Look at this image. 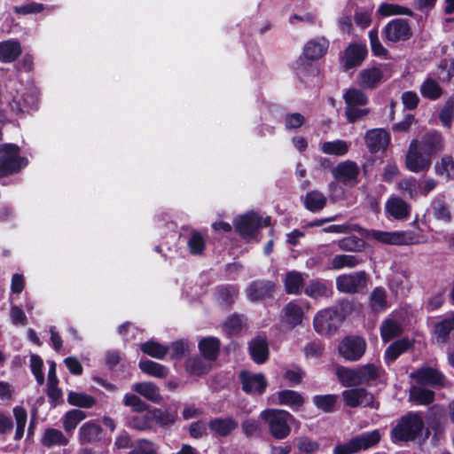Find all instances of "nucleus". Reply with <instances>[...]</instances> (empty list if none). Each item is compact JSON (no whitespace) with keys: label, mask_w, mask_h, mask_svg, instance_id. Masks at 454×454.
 <instances>
[{"label":"nucleus","mask_w":454,"mask_h":454,"mask_svg":"<svg viewBox=\"0 0 454 454\" xmlns=\"http://www.w3.org/2000/svg\"><path fill=\"white\" fill-rule=\"evenodd\" d=\"M260 419L268 425L270 433L274 438L281 440L289 435L291 431L289 422L293 419L289 412L267 409L261 412Z\"/></svg>","instance_id":"1"},{"label":"nucleus","mask_w":454,"mask_h":454,"mask_svg":"<svg viewBox=\"0 0 454 454\" xmlns=\"http://www.w3.org/2000/svg\"><path fill=\"white\" fill-rule=\"evenodd\" d=\"M26 165L27 160L20 156V148L17 145L0 146V177L16 173Z\"/></svg>","instance_id":"2"},{"label":"nucleus","mask_w":454,"mask_h":454,"mask_svg":"<svg viewBox=\"0 0 454 454\" xmlns=\"http://www.w3.org/2000/svg\"><path fill=\"white\" fill-rule=\"evenodd\" d=\"M344 317L334 308L319 310L314 317L315 331L321 335H330L341 325Z\"/></svg>","instance_id":"3"},{"label":"nucleus","mask_w":454,"mask_h":454,"mask_svg":"<svg viewBox=\"0 0 454 454\" xmlns=\"http://www.w3.org/2000/svg\"><path fill=\"white\" fill-rule=\"evenodd\" d=\"M366 237L369 239L386 245L409 246L420 243L419 237L411 231H383L371 230L367 232Z\"/></svg>","instance_id":"4"},{"label":"nucleus","mask_w":454,"mask_h":454,"mask_svg":"<svg viewBox=\"0 0 454 454\" xmlns=\"http://www.w3.org/2000/svg\"><path fill=\"white\" fill-rule=\"evenodd\" d=\"M424 423L417 414H409L403 417L392 430V438L397 441H411L422 431Z\"/></svg>","instance_id":"5"},{"label":"nucleus","mask_w":454,"mask_h":454,"mask_svg":"<svg viewBox=\"0 0 454 454\" xmlns=\"http://www.w3.org/2000/svg\"><path fill=\"white\" fill-rule=\"evenodd\" d=\"M431 165L432 157L418 147L417 139H412L405 157L406 168L413 173H424Z\"/></svg>","instance_id":"6"},{"label":"nucleus","mask_w":454,"mask_h":454,"mask_svg":"<svg viewBox=\"0 0 454 454\" xmlns=\"http://www.w3.org/2000/svg\"><path fill=\"white\" fill-rule=\"evenodd\" d=\"M368 276L364 270L343 274L336 278V288L345 294H356L367 286Z\"/></svg>","instance_id":"7"},{"label":"nucleus","mask_w":454,"mask_h":454,"mask_svg":"<svg viewBox=\"0 0 454 454\" xmlns=\"http://www.w3.org/2000/svg\"><path fill=\"white\" fill-rule=\"evenodd\" d=\"M382 34L386 41L397 43L410 39L412 35L410 22L405 19H394L387 23Z\"/></svg>","instance_id":"8"},{"label":"nucleus","mask_w":454,"mask_h":454,"mask_svg":"<svg viewBox=\"0 0 454 454\" xmlns=\"http://www.w3.org/2000/svg\"><path fill=\"white\" fill-rule=\"evenodd\" d=\"M270 224V217L267 216L264 219L260 217L256 213H247L234 221L236 231L241 236H250L258 228L268 226Z\"/></svg>","instance_id":"9"},{"label":"nucleus","mask_w":454,"mask_h":454,"mask_svg":"<svg viewBox=\"0 0 454 454\" xmlns=\"http://www.w3.org/2000/svg\"><path fill=\"white\" fill-rule=\"evenodd\" d=\"M342 397L348 406L350 407H370L372 409H379L380 403L374 396L367 392L364 388H351L343 391Z\"/></svg>","instance_id":"10"},{"label":"nucleus","mask_w":454,"mask_h":454,"mask_svg":"<svg viewBox=\"0 0 454 454\" xmlns=\"http://www.w3.org/2000/svg\"><path fill=\"white\" fill-rule=\"evenodd\" d=\"M366 348L365 340L360 337H347L339 346L340 354L348 361H356L362 357Z\"/></svg>","instance_id":"11"},{"label":"nucleus","mask_w":454,"mask_h":454,"mask_svg":"<svg viewBox=\"0 0 454 454\" xmlns=\"http://www.w3.org/2000/svg\"><path fill=\"white\" fill-rule=\"evenodd\" d=\"M417 144L420 150L432 158L444 149V138L437 130L426 132L420 139H417Z\"/></svg>","instance_id":"12"},{"label":"nucleus","mask_w":454,"mask_h":454,"mask_svg":"<svg viewBox=\"0 0 454 454\" xmlns=\"http://www.w3.org/2000/svg\"><path fill=\"white\" fill-rule=\"evenodd\" d=\"M367 55L366 46L360 43L349 44L340 56V63L345 70L358 67Z\"/></svg>","instance_id":"13"},{"label":"nucleus","mask_w":454,"mask_h":454,"mask_svg":"<svg viewBox=\"0 0 454 454\" xmlns=\"http://www.w3.org/2000/svg\"><path fill=\"white\" fill-rule=\"evenodd\" d=\"M239 378L243 390L250 395H261L267 387V380L262 373L241 372Z\"/></svg>","instance_id":"14"},{"label":"nucleus","mask_w":454,"mask_h":454,"mask_svg":"<svg viewBox=\"0 0 454 454\" xmlns=\"http://www.w3.org/2000/svg\"><path fill=\"white\" fill-rule=\"evenodd\" d=\"M410 378L416 380L418 385L443 386L444 375L432 367H422L410 374Z\"/></svg>","instance_id":"15"},{"label":"nucleus","mask_w":454,"mask_h":454,"mask_svg":"<svg viewBox=\"0 0 454 454\" xmlns=\"http://www.w3.org/2000/svg\"><path fill=\"white\" fill-rule=\"evenodd\" d=\"M388 217L395 220H406L411 214V206L398 196H391L385 204Z\"/></svg>","instance_id":"16"},{"label":"nucleus","mask_w":454,"mask_h":454,"mask_svg":"<svg viewBox=\"0 0 454 454\" xmlns=\"http://www.w3.org/2000/svg\"><path fill=\"white\" fill-rule=\"evenodd\" d=\"M384 80H386L385 72L381 66L363 69L357 77L358 84L368 89L376 88Z\"/></svg>","instance_id":"17"},{"label":"nucleus","mask_w":454,"mask_h":454,"mask_svg":"<svg viewBox=\"0 0 454 454\" xmlns=\"http://www.w3.org/2000/svg\"><path fill=\"white\" fill-rule=\"evenodd\" d=\"M364 140L369 150L375 153L387 148L390 137L383 129H372L365 133Z\"/></svg>","instance_id":"18"},{"label":"nucleus","mask_w":454,"mask_h":454,"mask_svg":"<svg viewBox=\"0 0 454 454\" xmlns=\"http://www.w3.org/2000/svg\"><path fill=\"white\" fill-rule=\"evenodd\" d=\"M275 284L270 280H256L252 282L247 290V294L252 301H260L272 295Z\"/></svg>","instance_id":"19"},{"label":"nucleus","mask_w":454,"mask_h":454,"mask_svg":"<svg viewBox=\"0 0 454 454\" xmlns=\"http://www.w3.org/2000/svg\"><path fill=\"white\" fill-rule=\"evenodd\" d=\"M359 174L358 165L352 160L340 162L333 170V176L342 183H356Z\"/></svg>","instance_id":"20"},{"label":"nucleus","mask_w":454,"mask_h":454,"mask_svg":"<svg viewBox=\"0 0 454 454\" xmlns=\"http://www.w3.org/2000/svg\"><path fill=\"white\" fill-rule=\"evenodd\" d=\"M249 351L253 360L257 364H263L268 359L269 348L264 336H256L249 344Z\"/></svg>","instance_id":"21"},{"label":"nucleus","mask_w":454,"mask_h":454,"mask_svg":"<svg viewBox=\"0 0 454 454\" xmlns=\"http://www.w3.org/2000/svg\"><path fill=\"white\" fill-rule=\"evenodd\" d=\"M22 50L19 41L6 40L0 42V61L3 63H12L15 61L21 54Z\"/></svg>","instance_id":"22"},{"label":"nucleus","mask_w":454,"mask_h":454,"mask_svg":"<svg viewBox=\"0 0 454 454\" xmlns=\"http://www.w3.org/2000/svg\"><path fill=\"white\" fill-rule=\"evenodd\" d=\"M303 316L302 308L298 303L291 301L283 309L282 321L293 328L301 324Z\"/></svg>","instance_id":"23"},{"label":"nucleus","mask_w":454,"mask_h":454,"mask_svg":"<svg viewBox=\"0 0 454 454\" xmlns=\"http://www.w3.org/2000/svg\"><path fill=\"white\" fill-rule=\"evenodd\" d=\"M238 421L232 418H215L210 420V431L220 436H227L238 427Z\"/></svg>","instance_id":"24"},{"label":"nucleus","mask_w":454,"mask_h":454,"mask_svg":"<svg viewBox=\"0 0 454 454\" xmlns=\"http://www.w3.org/2000/svg\"><path fill=\"white\" fill-rule=\"evenodd\" d=\"M213 363L202 356L189 358L185 363L186 371L195 376L207 373L212 369Z\"/></svg>","instance_id":"25"},{"label":"nucleus","mask_w":454,"mask_h":454,"mask_svg":"<svg viewBox=\"0 0 454 454\" xmlns=\"http://www.w3.org/2000/svg\"><path fill=\"white\" fill-rule=\"evenodd\" d=\"M328 45V41L324 37L311 40L306 43L303 53L309 59H318L325 54Z\"/></svg>","instance_id":"26"},{"label":"nucleus","mask_w":454,"mask_h":454,"mask_svg":"<svg viewBox=\"0 0 454 454\" xmlns=\"http://www.w3.org/2000/svg\"><path fill=\"white\" fill-rule=\"evenodd\" d=\"M304 293L312 299H318L329 297L332 290L327 281L313 279L305 286Z\"/></svg>","instance_id":"27"},{"label":"nucleus","mask_w":454,"mask_h":454,"mask_svg":"<svg viewBox=\"0 0 454 454\" xmlns=\"http://www.w3.org/2000/svg\"><path fill=\"white\" fill-rule=\"evenodd\" d=\"M199 349L202 356L213 363L219 354L220 341L215 337L203 338L199 342Z\"/></svg>","instance_id":"28"},{"label":"nucleus","mask_w":454,"mask_h":454,"mask_svg":"<svg viewBox=\"0 0 454 454\" xmlns=\"http://www.w3.org/2000/svg\"><path fill=\"white\" fill-rule=\"evenodd\" d=\"M101 431L99 425L94 421H88L79 428V441L82 444L96 442L99 439Z\"/></svg>","instance_id":"29"},{"label":"nucleus","mask_w":454,"mask_h":454,"mask_svg":"<svg viewBox=\"0 0 454 454\" xmlns=\"http://www.w3.org/2000/svg\"><path fill=\"white\" fill-rule=\"evenodd\" d=\"M132 390L153 403H160L162 400L159 387L153 382L135 383Z\"/></svg>","instance_id":"30"},{"label":"nucleus","mask_w":454,"mask_h":454,"mask_svg":"<svg viewBox=\"0 0 454 454\" xmlns=\"http://www.w3.org/2000/svg\"><path fill=\"white\" fill-rule=\"evenodd\" d=\"M409 399L421 405H428L434 400V392L425 388L422 385L412 386L410 388Z\"/></svg>","instance_id":"31"},{"label":"nucleus","mask_w":454,"mask_h":454,"mask_svg":"<svg viewBox=\"0 0 454 454\" xmlns=\"http://www.w3.org/2000/svg\"><path fill=\"white\" fill-rule=\"evenodd\" d=\"M358 451L364 450L377 445L380 439V430L375 429L370 432L363 433L353 438Z\"/></svg>","instance_id":"32"},{"label":"nucleus","mask_w":454,"mask_h":454,"mask_svg":"<svg viewBox=\"0 0 454 454\" xmlns=\"http://www.w3.org/2000/svg\"><path fill=\"white\" fill-rule=\"evenodd\" d=\"M68 439L64 435V434L55 428H47L45 429L41 442L43 446L47 448H51L53 446H66L68 444Z\"/></svg>","instance_id":"33"},{"label":"nucleus","mask_w":454,"mask_h":454,"mask_svg":"<svg viewBox=\"0 0 454 454\" xmlns=\"http://www.w3.org/2000/svg\"><path fill=\"white\" fill-rule=\"evenodd\" d=\"M419 91L423 98L430 100H436L442 95V89L439 82L430 76L421 83Z\"/></svg>","instance_id":"34"},{"label":"nucleus","mask_w":454,"mask_h":454,"mask_svg":"<svg viewBox=\"0 0 454 454\" xmlns=\"http://www.w3.org/2000/svg\"><path fill=\"white\" fill-rule=\"evenodd\" d=\"M304 278L301 272L289 271L284 278L285 289L289 294H299L303 287Z\"/></svg>","instance_id":"35"},{"label":"nucleus","mask_w":454,"mask_h":454,"mask_svg":"<svg viewBox=\"0 0 454 454\" xmlns=\"http://www.w3.org/2000/svg\"><path fill=\"white\" fill-rule=\"evenodd\" d=\"M349 147L350 143L341 139L325 141L320 144V149L324 153L334 156L345 155Z\"/></svg>","instance_id":"36"},{"label":"nucleus","mask_w":454,"mask_h":454,"mask_svg":"<svg viewBox=\"0 0 454 454\" xmlns=\"http://www.w3.org/2000/svg\"><path fill=\"white\" fill-rule=\"evenodd\" d=\"M87 418L84 411L73 409L67 411L61 419L62 426L66 433L73 432L80 422Z\"/></svg>","instance_id":"37"},{"label":"nucleus","mask_w":454,"mask_h":454,"mask_svg":"<svg viewBox=\"0 0 454 454\" xmlns=\"http://www.w3.org/2000/svg\"><path fill=\"white\" fill-rule=\"evenodd\" d=\"M436 175L446 181L454 178V159L450 155L442 156L434 165Z\"/></svg>","instance_id":"38"},{"label":"nucleus","mask_w":454,"mask_h":454,"mask_svg":"<svg viewBox=\"0 0 454 454\" xmlns=\"http://www.w3.org/2000/svg\"><path fill=\"white\" fill-rule=\"evenodd\" d=\"M411 347V342L408 339H401L393 342L385 351V360L387 363L394 362L401 354L407 351Z\"/></svg>","instance_id":"39"},{"label":"nucleus","mask_w":454,"mask_h":454,"mask_svg":"<svg viewBox=\"0 0 454 454\" xmlns=\"http://www.w3.org/2000/svg\"><path fill=\"white\" fill-rule=\"evenodd\" d=\"M153 419L152 414V409L149 407L146 411L137 412V415L133 416L129 426L137 430L145 431L153 427Z\"/></svg>","instance_id":"40"},{"label":"nucleus","mask_w":454,"mask_h":454,"mask_svg":"<svg viewBox=\"0 0 454 454\" xmlns=\"http://www.w3.org/2000/svg\"><path fill=\"white\" fill-rule=\"evenodd\" d=\"M369 306L374 312L387 309V292L382 287H376L370 294Z\"/></svg>","instance_id":"41"},{"label":"nucleus","mask_w":454,"mask_h":454,"mask_svg":"<svg viewBox=\"0 0 454 454\" xmlns=\"http://www.w3.org/2000/svg\"><path fill=\"white\" fill-rule=\"evenodd\" d=\"M402 331L401 325L392 318L385 319L380 325V335L385 342L399 336Z\"/></svg>","instance_id":"42"},{"label":"nucleus","mask_w":454,"mask_h":454,"mask_svg":"<svg viewBox=\"0 0 454 454\" xmlns=\"http://www.w3.org/2000/svg\"><path fill=\"white\" fill-rule=\"evenodd\" d=\"M326 201L327 199L322 192L311 191L304 198V206L308 210L317 212L325 207Z\"/></svg>","instance_id":"43"},{"label":"nucleus","mask_w":454,"mask_h":454,"mask_svg":"<svg viewBox=\"0 0 454 454\" xmlns=\"http://www.w3.org/2000/svg\"><path fill=\"white\" fill-rule=\"evenodd\" d=\"M138 366L143 372L155 378L164 379L168 373L167 367L151 360L140 361Z\"/></svg>","instance_id":"44"},{"label":"nucleus","mask_w":454,"mask_h":454,"mask_svg":"<svg viewBox=\"0 0 454 454\" xmlns=\"http://www.w3.org/2000/svg\"><path fill=\"white\" fill-rule=\"evenodd\" d=\"M153 422L160 427H168L175 423L177 419V411L176 410H161L152 409Z\"/></svg>","instance_id":"45"},{"label":"nucleus","mask_w":454,"mask_h":454,"mask_svg":"<svg viewBox=\"0 0 454 454\" xmlns=\"http://www.w3.org/2000/svg\"><path fill=\"white\" fill-rule=\"evenodd\" d=\"M67 403L70 405L89 409L96 403V399L82 392L70 391L67 395Z\"/></svg>","instance_id":"46"},{"label":"nucleus","mask_w":454,"mask_h":454,"mask_svg":"<svg viewBox=\"0 0 454 454\" xmlns=\"http://www.w3.org/2000/svg\"><path fill=\"white\" fill-rule=\"evenodd\" d=\"M337 376L344 387H354L361 385L358 368L356 370L340 367L337 370Z\"/></svg>","instance_id":"47"},{"label":"nucleus","mask_w":454,"mask_h":454,"mask_svg":"<svg viewBox=\"0 0 454 454\" xmlns=\"http://www.w3.org/2000/svg\"><path fill=\"white\" fill-rule=\"evenodd\" d=\"M362 260L353 254H337L331 261V267L333 270H341L343 268H355Z\"/></svg>","instance_id":"48"},{"label":"nucleus","mask_w":454,"mask_h":454,"mask_svg":"<svg viewBox=\"0 0 454 454\" xmlns=\"http://www.w3.org/2000/svg\"><path fill=\"white\" fill-rule=\"evenodd\" d=\"M140 349L145 354L157 359H162L168 352V347L161 345L153 340H149L141 344Z\"/></svg>","instance_id":"49"},{"label":"nucleus","mask_w":454,"mask_h":454,"mask_svg":"<svg viewBox=\"0 0 454 454\" xmlns=\"http://www.w3.org/2000/svg\"><path fill=\"white\" fill-rule=\"evenodd\" d=\"M278 403L291 407H300L302 405L303 397L294 390H283L278 393Z\"/></svg>","instance_id":"50"},{"label":"nucleus","mask_w":454,"mask_h":454,"mask_svg":"<svg viewBox=\"0 0 454 454\" xmlns=\"http://www.w3.org/2000/svg\"><path fill=\"white\" fill-rule=\"evenodd\" d=\"M378 13L384 17L391 15H413V12L411 9L398 4L388 3H382L378 8Z\"/></svg>","instance_id":"51"},{"label":"nucleus","mask_w":454,"mask_h":454,"mask_svg":"<svg viewBox=\"0 0 454 454\" xmlns=\"http://www.w3.org/2000/svg\"><path fill=\"white\" fill-rule=\"evenodd\" d=\"M454 329L453 320L446 318L434 325V333L437 342L445 343L448 340L450 332Z\"/></svg>","instance_id":"52"},{"label":"nucleus","mask_w":454,"mask_h":454,"mask_svg":"<svg viewBox=\"0 0 454 454\" xmlns=\"http://www.w3.org/2000/svg\"><path fill=\"white\" fill-rule=\"evenodd\" d=\"M16 421L15 440H20L24 435L25 427L27 424V411L21 406H15L12 410Z\"/></svg>","instance_id":"53"},{"label":"nucleus","mask_w":454,"mask_h":454,"mask_svg":"<svg viewBox=\"0 0 454 454\" xmlns=\"http://www.w3.org/2000/svg\"><path fill=\"white\" fill-rule=\"evenodd\" d=\"M347 106H365L368 102L367 96L358 89H348L343 96Z\"/></svg>","instance_id":"54"},{"label":"nucleus","mask_w":454,"mask_h":454,"mask_svg":"<svg viewBox=\"0 0 454 454\" xmlns=\"http://www.w3.org/2000/svg\"><path fill=\"white\" fill-rule=\"evenodd\" d=\"M432 212L434 216L440 221L448 223L451 219V214L442 198H437L433 200Z\"/></svg>","instance_id":"55"},{"label":"nucleus","mask_w":454,"mask_h":454,"mask_svg":"<svg viewBox=\"0 0 454 454\" xmlns=\"http://www.w3.org/2000/svg\"><path fill=\"white\" fill-rule=\"evenodd\" d=\"M337 244L340 249L350 252H359L364 247V240L356 236L343 238Z\"/></svg>","instance_id":"56"},{"label":"nucleus","mask_w":454,"mask_h":454,"mask_svg":"<svg viewBox=\"0 0 454 454\" xmlns=\"http://www.w3.org/2000/svg\"><path fill=\"white\" fill-rule=\"evenodd\" d=\"M439 119L442 125L447 129L451 127L454 119V98H449L439 114Z\"/></svg>","instance_id":"57"},{"label":"nucleus","mask_w":454,"mask_h":454,"mask_svg":"<svg viewBox=\"0 0 454 454\" xmlns=\"http://www.w3.org/2000/svg\"><path fill=\"white\" fill-rule=\"evenodd\" d=\"M361 385L375 380L380 374V369L373 364H366L358 368Z\"/></svg>","instance_id":"58"},{"label":"nucleus","mask_w":454,"mask_h":454,"mask_svg":"<svg viewBox=\"0 0 454 454\" xmlns=\"http://www.w3.org/2000/svg\"><path fill=\"white\" fill-rule=\"evenodd\" d=\"M337 398L335 395H315L313 397V403L318 409L325 412H330L333 410Z\"/></svg>","instance_id":"59"},{"label":"nucleus","mask_w":454,"mask_h":454,"mask_svg":"<svg viewBox=\"0 0 454 454\" xmlns=\"http://www.w3.org/2000/svg\"><path fill=\"white\" fill-rule=\"evenodd\" d=\"M244 325V318L241 316H231L223 325L224 332L231 336L239 333Z\"/></svg>","instance_id":"60"},{"label":"nucleus","mask_w":454,"mask_h":454,"mask_svg":"<svg viewBox=\"0 0 454 454\" xmlns=\"http://www.w3.org/2000/svg\"><path fill=\"white\" fill-rule=\"evenodd\" d=\"M368 35L372 53L375 56H386L387 54V50L381 44L379 39L378 30L376 28L370 30Z\"/></svg>","instance_id":"61"},{"label":"nucleus","mask_w":454,"mask_h":454,"mask_svg":"<svg viewBox=\"0 0 454 454\" xmlns=\"http://www.w3.org/2000/svg\"><path fill=\"white\" fill-rule=\"evenodd\" d=\"M187 245L192 254H200L205 248V240L200 232L193 231Z\"/></svg>","instance_id":"62"},{"label":"nucleus","mask_w":454,"mask_h":454,"mask_svg":"<svg viewBox=\"0 0 454 454\" xmlns=\"http://www.w3.org/2000/svg\"><path fill=\"white\" fill-rule=\"evenodd\" d=\"M438 68L441 71L439 74L440 80L449 82L454 78V59L442 60Z\"/></svg>","instance_id":"63"},{"label":"nucleus","mask_w":454,"mask_h":454,"mask_svg":"<svg viewBox=\"0 0 454 454\" xmlns=\"http://www.w3.org/2000/svg\"><path fill=\"white\" fill-rule=\"evenodd\" d=\"M129 454H157L154 444L145 439H140L137 446Z\"/></svg>","instance_id":"64"}]
</instances>
